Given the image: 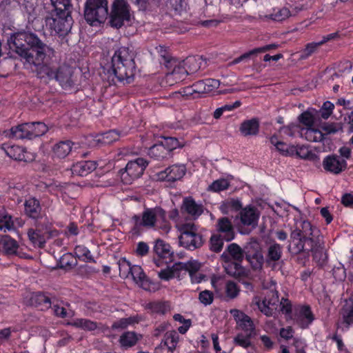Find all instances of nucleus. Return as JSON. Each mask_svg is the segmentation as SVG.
<instances>
[{
	"label": "nucleus",
	"mask_w": 353,
	"mask_h": 353,
	"mask_svg": "<svg viewBox=\"0 0 353 353\" xmlns=\"http://www.w3.org/2000/svg\"><path fill=\"white\" fill-rule=\"evenodd\" d=\"M14 45L17 53L34 65L50 63V61L54 56V50L43 43L33 33L20 34L15 39Z\"/></svg>",
	"instance_id": "1"
},
{
	"label": "nucleus",
	"mask_w": 353,
	"mask_h": 353,
	"mask_svg": "<svg viewBox=\"0 0 353 353\" xmlns=\"http://www.w3.org/2000/svg\"><path fill=\"white\" fill-rule=\"evenodd\" d=\"M51 4L45 17V26L51 34H66L72 28L70 1L50 0Z\"/></svg>",
	"instance_id": "2"
},
{
	"label": "nucleus",
	"mask_w": 353,
	"mask_h": 353,
	"mask_svg": "<svg viewBox=\"0 0 353 353\" xmlns=\"http://www.w3.org/2000/svg\"><path fill=\"white\" fill-rule=\"evenodd\" d=\"M112 70L119 81L130 83L136 70L133 52L125 47L116 50L112 58Z\"/></svg>",
	"instance_id": "3"
},
{
	"label": "nucleus",
	"mask_w": 353,
	"mask_h": 353,
	"mask_svg": "<svg viewBox=\"0 0 353 353\" xmlns=\"http://www.w3.org/2000/svg\"><path fill=\"white\" fill-rule=\"evenodd\" d=\"M321 236L320 230L313 226L310 222L306 220H297L295 223V229L290 234V243L289 249L293 253L297 254L305 249V246L310 244L308 241L316 240Z\"/></svg>",
	"instance_id": "4"
},
{
	"label": "nucleus",
	"mask_w": 353,
	"mask_h": 353,
	"mask_svg": "<svg viewBox=\"0 0 353 353\" xmlns=\"http://www.w3.org/2000/svg\"><path fill=\"white\" fill-rule=\"evenodd\" d=\"M135 226L143 227L146 229L161 230L168 233L171 225L167 220L166 212L161 207L146 208L141 214V216H133Z\"/></svg>",
	"instance_id": "5"
},
{
	"label": "nucleus",
	"mask_w": 353,
	"mask_h": 353,
	"mask_svg": "<svg viewBox=\"0 0 353 353\" xmlns=\"http://www.w3.org/2000/svg\"><path fill=\"white\" fill-rule=\"evenodd\" d=\"M108 15V0H87L85 4L84 17L91 26L103 23Z\"/></svg>",
	"instance_id": "6"
},
{
	"label": "nucleus",
	"mask_w": 353,
	"mask_h": 353,
	"mask_svg": "<svg viewBox=\"0 0 353 353\" xmlns=\"http://www.w3.org/2000/svg\"><path fill=\"white\" fill-rule=\"evenodd\" d=\"M179 243L181 246L194 250L203 244L201 235L198 232L197 227L194 223H185L180 228Z\"/></svg>",
	"instance_id": "7"
},
{
	"label": "nucleus",
	"mask_w": 353,
	"mask_h": 353,
	"mask_svg": "<svg viewBox=\"0 0 353 353\" xmlns=\"http://www.w3.org/2000/svg\"><path fill=\"white\" fill-rule=\"evenodd\" d=\"M148 165V162L143 158H137L129 161L124 170L120 171L121 179L125 184H130L139 178Z\"/></svg>",
	"instance_id": "8"
},
{
	"label": "nucleus",
	"mask_w": 353,
	"mask_h": 353,
	"mask_svg": "<svg viewBox=\"0 0 353 353\" xmlns=\"http://www.w3.org/2000/svg\"><path fill=\"white\" fill-rule=\"evenodd\" d=\"M252 303L255 304L259 310L265 316H271L274 314L279 305V299L278 292L273 288L263 299L258 296H254Z\"/></svg>",
	"instance_id": "9"
},
{
	"label": "nucleus",
	"mask_w": 353,
	"mask_h": 353,
	"mask_svg": "<svg viewBox=\"0 0 353 353\" xmlns=\"http://www.w3.org/2000/svg\"><path fill=\"white\" fill-rule=\"evenodd\" d=\"M130 19V7L125 0H114L110 14L111 26L117 28H121Z\"/></svg>",
	"instance_id": "10"
},
{
	"label": "nucleus",
	"mask_w": 353,
	"mask_h": 353,
	"mask_svg": "<svg viewBox=\"0 0 353 353\" xmlns=\"http://www.w3.org/2000/svg\"><path fill=\"white\" fill-rule=\"evenodd\" d=\"M245 258L254 270L261 269L264 262L259 243L256 241H250L244 247Z\"/></svg>",
	"instance_id": "11"
},
{
	"label": "nucleus",
	"mask_w": 353,
	"mask_h": 353,
	"mask_svg": "<svg viewBox=\"0 0 353 353\" xmlns=\"http://www.w3.org/2000/svg\"><path fill=\"white\" fill-rule=\"evenodd\" d=\"M219 81L214 79H208L205 80L199 81L195 83L191 88H188L185 92V94H192L193 93H214L219 88Z\"/></svg>",
	"instance_id": "12"
},
{
	"label": "nucleus",
	"mask_w": 353,
	"mask_h": 353,
	"mask_svg": "<svg viewBox=\"0 0 353 353\" xmlns=\"http://www.w3.org/2000/svg\"><path fill=\"white\" fill-rule=\"evenodd\" d=\"M186 168L183 164H174L157 174V179L161 181H176L181 179L185 174Z\"/></svg>",
	"instance_id": "13"
},
{
	"label": "nucleus",
	"mask_w": 353,
	"mask_h": 353,
	"mask_svg": "<svg viewBox=\"0 0 353 353\" xmlns=\"http://www.w3.org/2000/svg\"><path fill=\"white\" fill-rule=\"evenodd\" d=\"M314 241H308L310 244L305 246V249L303 251L312 252L313 254V258L316 262L322 265L327 260V254L324 248L323 241V237L320 236Z\"/></svg>",
	"instance_id": "14"
},
{
	"label": "nucleus",
	"mask_w": 353,
	"mask_h": 353,
	"mask_svg": "<svg viewBox=\"0 0 353 353\" xmlns=\"http://www.w3.org/2000/svg\"><path fill=\"white\" fill-rule=\"evenodd\" d=\"M323 167L327 172L334 174H339L347 168L346 160L342 157L333 154L324 158Z\"/></svg>",
	"instance_id": "15"
},
{
	"label": "nucleus",
	"mask_w": 353,
	"mask_h": 353,
	"mask_svg": "<svg viewBox=\"0 0 353 353\" xmlns=\"http://www.w3.org/2000/svg\"><path fill=\"white\" fill-rule=\"evenodd\" d=\"M181 210L183 213L195 220L203 213L204 207L201 203H197L191 196H188L183 199Z\"/></svg>",
	"instance_id": "16"
},
{
	"label": "nucleus",
	"mask_w": 353,
	"mask_h": 353,
	"mask_svg": "<svg viewBox=\"0 0 353 353\" xmlns=\"http://www.w3.org/2000/svg\"><path fill=\"white\" fill-rule=\"evenodd\" d=\"M168 69H172V72L167 74V80L174 81L176 83L183 81L188 75L183 61H179L176 59L171 60L168 64Z\"/></svg>",
	"instance_id": "17"
},
{
	"label": "nucleus",
	"mask_w": 353,
	"mask_h": 353,
	"mask_svg": "<svg viewBox=\"0 0 353 353\" xmlns=\"http://www.w3.org/2000/svg\"><path fill=\"white\" fill-rule=\"evenodd\" d=\"M3 149L8 157L14 160L27 162L34 159L33 154L21 146L4 144Z\"/></svg>",
	"instance_id": "18"
},
{
	"label": "nucleus",
	"mask_w": 353,
	"mask_h": 353,
	"mask_svg": "<svg viewBox=\"0 0 353 353\" xmlns=\"http://www.w3.org/2000/svg\"><path fill=\"white\" fill-rule=\"evenodd\" d=\"M217 234L221 235L225 241L234 239L235 233L232 221L227 217L219 219L216 225Z\"/></svg>",
	"instance_id": "19"
},
{
	"label": "nucleus",
	"mask_w": 353,
	"mask_h": 353,
	"mask_svg": "<svg viewBox=\"0 0 353 353\" xmlns=\"http://www.w3.org/2000/svg\"><path fill=\"white\" fill-rule=\"evenodd\" d=\"M153 250L157 256L162 259L165 263L173 261V251L170 245L161 239H157L154 241Z\"/></svg>",
	"instance_id": "20"
},
{
	"label": "nucleus",
	"mask_w": 353,
	"mask_h": 353,
	"mask_svg": "<svg viewBox=\"0 0 353 353\" xmlns=\"http://www.w3.org/2000/svg\"><path fill=\"white\" fill-rule=\"evenodd\" d=\"M72 73V68L69 65H61L55 70L54 79L59 81L63 88L71 87L73 84Z\"/></svg>",
	"instance_id": "21"
},
{
	"label": "nucleus",
	"mask_w": 353,
	"mask_h": 353,
	"mask_svg": "<svg viewBox=\"0 0 353 353\" xmlns=\"http://www.w3.org/2000/svg\"><path fill=\"white\" fill-rule=\"evenodd\" d=\"M130 278L140 288L145 290H150L151 282L145 276L143 269L139 265H132Z\"/></svg>",
	"instance_id": "22"
},
{
	"label": "nucleus",
	"mask_w": 353,
	"mask_h": 353,
	"mask_svg": "<svg viewBox=\"0 0 353 353\" xmlns=\"http://www.w3.org/2000/svg\"><path fill=\"white\" fill-rule=\"evenodd\" d=\"M74 143L70 140L60 141L54 143L52 147L53 157L64 159L72 152Z\"/></svg>",
	"instance_id": "23"
},
{
	"label": "nucleus",
	"mask_w": 353,
	"mask_h": 353,
	"mask_svg": "<svg viewBox=\"0 0 353 353\" xmlns=\"http://www.w3.org/2000/svg\"><path fill=\"white\" fill-rule=\"evenodd\" d=\"M28 236L34 247L43 248L48 238V232L47 230L31 228L28 231Z\"/></svg>",
	"instance_id": "24"
},
{
	"label": "nucleus",
	"mask_w": 353,
	"mask_h": 353,
	"mask_svg": "<svg viewBox=\"0 0 353 353\" xmlns=\"http://www.w3.org/2000/svg\"><path fill=\"white\" fill-rule=\"evenodd\" d=\"M244 254V250H242L239 245L236 243H231L228 246L226 250L222 254L221 259L225 262H228L230 261V258L236 261L241 262L243 259Z\"/></svg>",
	"instance_id": "25"
},
{
	"label": "nucleus",
	"mask_w": 353,
	"mask_h": 353,
	"mask_svg": "<svg viewBox=\"0 0 353 353\" xmlns=\"http://www.w3.org/2000/svg\"><path fill=\"white\" fill-rule=\"evenodd\" d=\"M97 168V163L92 161H81L77 162L71 168L72 174L78 176H86Z\"/></svg>",
	"instance_id": "26"
},
{
	"label": "nucleus",
	"mask_w": 353,
	"mask_h": 353,
	"mask_svg": "<svg viewBox=\"0 0 353 353\" xmlns=\"http://www.w3.org/2000/svg\"><path fill=\"white\" fill-rule=\"evenodd\" d=\"M142 335L134 331L124 332L119 339L121 347L128 349L136 345L141 340Z\"/></svg>",
	"instance_id": "27"
},
{
	"label": "nucleus",
	"mask_w": 353,
	"mask_h": 353,
	"mask_svg": "<svg viewBox=\"0 0 353 353\" xmlns=\"http://www.w3.org/2000/svg\"><path fill=\"white\" fill-rule=\"evenodd\" d=\"M143 318L141 316L136 314L128 317L121 318L115 321L112 325V328L113 330H125L130 327H134L139 324Z\"/></svg>",
	"instance_id": "28"
},
{
	"label": "nucleus",
	"mask_w": 353,
	"mask_h": 353,
	"mask_svg": "<svg viewBox=\"0 0 353 353\" xmlns=\"http://www.w3.org/2000/svg\"><path fill=\"white\" fill-rule=\"evenodd\" d=\"M291 16L290 10L288 8H276L272 12L267 15L260 14V18L263 20H272L273 21L281 22L286 20Z\"/></svg>",
	"instance_id": "29"
},
{
	"label": "nucleus",
	"mask_w": 353,
	"mask_h": 353,
	"mask_svg": "<svg viewBox=\"0 0 353 353\" xmlns=\"http://www.w3.org/2000/svg\"><path fill=\"white\" fill-rule=\"evenodd\" d=\"M239 130L244 137L256 135L259 130V122L256 119L244 121L241 124Z\"/></svg>",
	"instance_id": "30"
},
{
	"label": "nucleus",
	"mask_w": 353,
	"mask_h": 353,
	"mask_svg": "<svg viewBox=\"0 0 353 353\" xmlns=\"http://www.w3.org/2000/svg\"><path fill=\"white\" fill-rule=\"evenodd\" d=\"M240 219L243 225L254 227L257 224L259 214L254 208H245L241 211Z\"/></svg>",
	"instance_id": "31"
},
{
	"label": "nucleus",
	"mask_w": 353,
	"mask_h": 353,
	"mask_svg": "<svg viewBox=\"0 0 353 353\" xmlns=\"http://www.w3.org/2000/svg\"><path fill=\"white\" fill-rule=\"evenodd\" d=\"M296 320L301 327H307L314 320L310 307L307 305L301 306L298 311Z\"/></svg>",
	"instance_id": "32"
},
{
	"label": "nucleus",
	"mask_w": 353,
	"mask_h": 353,
	"mask_svg": "<svg viewBox=\"0 0 353 353\" xmlns=\"http://www.w3.org/2000/svg\"><path fill=\"white\" fill-rule=\"evenodd\" d=\"M301 139L310 142H320L324 139V134L319 129L312 127H303Z\"/></svg>",
	"instance_id": "33"
},
{
	"label": "nucleus",
	"mask_w": 353,
	"mask_h": 353,
	"mask_svg": "<svg viewBox=\"0 0 353 353\" xmlns=\"http://www.w3.org/2000/svg\"><path fill=\"white\" fill-rule=\"evenodd\" d=\"M282 256V247L278 243H273L268 248L266 254V263L270 266H274L275 263L279 261Z\"/></svg>",
	"instance_id": "34"
},
{
	"label": "nucleus",
	"mask_w": 353,
	"mask_h": 353,
	"mask_svg": "<svg viewBox=\"0 0 353 353\" xmlns=\"http://www.w3.org/2000/svg\"><path fill=\"white\" fill-rule=\"evenodd\" d=\"M270 143L282 155L286 157H294V145L287 144L285 142L279 141L276 135H273L270 137Z\"/></svg>",
	"instance_id": "35"
},
{
	"label": "nucleus",
	"mask_w": 353,
	"mask_h": 353,
	"mask_svg": "<svg viewBox=\"0 0 353 353\" xmlns=\"http://www.w3.org/2000/svg\"><path fill=\"white\" fill-rule=\"evenodd\" d=\"M10 137L16 139H31L29 123H22L10 129Z\"/></svg>",
	"instance_id": "36"
},
{
	"label": "nucleus",
	"mask_w": 353,
	"mask_h": 353,
	"mask_svg": "<svg viewBox=\"0 0 353 353\" xmlns=\"http://www.w3.org/2000/svg\"><path fill=\"white\" fill-rule=\"evenodd\" d=\"M25 212L26 213L32 218H37L41 210L40 204L38 200L35 198L28 199L25 203Z\"/></svg>",
	"instance_id": "37"
},
{
	"label": "nucleus",
	"mask_w": 353,
	"mask_h": 353,
	"mask_svg": "<svg viewBox=\"0 0 353 353\" xmlns=\"http://www.w3.org/2000/svg\"><path fill=\"white\" fill-rule=\"evenodd\" d=\"M303 127L297 123H290L288 125L281 127L279 132L285 136L295 138L301 137Z\"/></svg>",
	"instance_id": "38"
},
{
	"label": "nucleus",
	"mask_w": 353,
	"mask_h": 353,
	"mask_svg": "<svg viewBox=\"0 0 353 353\" xmlns=\"http://www.w3.org/2000/svg\"><path fill=\"white\" fill-rule=\"evenodd\" d=\"M184 65L188 74H192L199 71L202 60L199 57H190L183 60Z\"/></svg>",
	"instance_id": "39"
},
{
	"label": "nucleus",
	"mask_w": 353,
	"mask_h": 353,
	"mask_svg": "<svg viewBox=\"0 0 353 353\" xmlns=\"http://www.w3.org/2000/svg\"><path fill=\"white\" fill-rule=\"evenodd\" d=\"M70 325L86 331H92L97 328L96 322L86 319H76L70 323Z\"/></svg>",
	"instance_id": "40"
},
{
	"label": "nucleus",
	"mask_w": 353,
	"mask_h": 353,
	"mask_svg": "<svg viewBox=\"0 0 353 353\" xmlns=\"http://www.w3.org/2000/svg\"><path fill=\"white\" fill-rule=\"evenodd\" d=\"M179 268L178 263H175L172 268H167L158 272L159 277L164 281H169L179 276Z\"/></svg>",
	"instance_id": "41"
},
{
	"label": "nucleus",
	"mask_w": 353,
	"mask_h": 353,
	"mask_svg": "<svg viewBox=\"0 0 353 353\" xmlns=\"http://www.w3.org/2000/svg\"><path fill=\"white\" fill-rule=\"evenodd\" d=\"M37 65V75L40 79L49 80L54 79L55 70L50 66L49 63H41Z\"/></svg>",
	"instance_id": "42"
},
{
	"label": "nucleus",
	"mask_w": 353,
	"mask_h": 353,
	"mask_svg": "<svg viewBox=\"0 0 353 353\" xmlns=\"http://www.w3.org/2000/svg\"><path fill=\"white\" fill-rule=\"evenodd\" d=\"M168 150L163 144H156L149 148L148 155L155 159H161L167 156Z\"/></svg>",
	"instance_id": "43"
},
{
	"label": "nucleus",
	"mask_w": 353,
	"mask_h": 353,
	"mask_svg": "<svg viewBox=\"0 0 353 353\" xmlns=\"http://www.w3.org/2000/svg\"><path fill=\"white\" fill-rule=\"evenodd\" d=\"M2 244L3 250L8 255L17 254L19 245L14 239L9 236H5L3 239Z\"/></svg>",
	"instance_id": "44"
},
{
	"label": "nucleus",
	"mask_w": 353,
	"mask_h": 353,
	"mask_svg": "<svg viewBox=\"0 0 353 353\" xmlns=\"http://www.w3.org/2000/svg\"><path fill=\"white\" fill-rule=\"evenodd\" d=\"M294 157L302 159H312L314 156V153L305 145H294Z\"/></svg>",
	"instance_id": "45"
},
{
	"label": "nucleus",
	"mask_w": 353,
	"mask_h": 353,
	"mask_svg": "<svg viewBox=\"0 0 353 353\" xmlns=\"http://www.w3.org/2000/svg\"><path fill=\"white\" fill-rule=\"evenodd\" d=\"M240 292L238 285L231 281H228L224 284V292L228 299H234L237 297Z\"/></svg>",
	"instance_id": "46"
},
{
	"label": "nucleus",
	"mask_w": 353,
	"mask_h": 353,
	"mask_svg": "<svg viewBox=\"0 0 353 353\" xmlns=\"http://www.w3.org/2000/svg\"><path fill=\"white\" fill-rule=\"evenodd\" d=\"M316 112V111L314 109L303 112L299 116V122L304 125L303 127L314 126Z\"/></svg>",
	"instance_id": "47"
},
{
	"label": "nucleus",
	"mask_w": 353,
	"mask_h": 353,
	"mask_svg": "<svg viewBox=\"0 0 353 353\" xmlns=\"http://www.w3.org/2000/svg\"><path fill=\"white\" fill-rule=\"evenodd\" d=\"M225 269L226 272L232 276L239 277L244 273L243 267L240 265L239 262H225Z\"/></svg>",
	"instance_id": "48"
},
{
	"label": "nucleus",
	"mask_w": 353,
	"mask_h": 353,
	"mask_svg": "<svg viewBox=\"0 0 353 353\" xmlns=\"http://www.w3.org/2000/svg\"><path fill=\"white\" fill-rule=\"evenodd\" d=\"M31 139L43 135L48 131V127L42 122L29 123Z\"/></svg>",
	"instance_id": "49"
},
{
	"label": "nucleus",
	"mask_w": 353,
	"mask_h": 353,
	"mask_svg": "<svg viewBox=\"0 0 353 353\" xmlns=\"http://www.w3.org/2000/svg\"><path fill=\"white\" fill-rule=\"evenodd\" d=\"M74 254L80 260L85 262H93L94 259L90 251L84 245H77L74 248Z\"/></svg>",
	"instance_id": "50"
},
{
	"label": "nucleus",
	"mask_w": 353,
	"mask_h": 353,
	"mask_svg": "<svg viewBox=\"0 0 353 353\" xmlns=\"http://www.w3.org/2000/svg\"><path fill=\"white\" fill-rule=\"evenodd\" d=\"M180 271L184 270L188 272L189 275L199 271L201 264L197 261H189L187 263H177Z\"/></svg>",
	"instance_id": "51"
},
{
	"label": "nucleus",
	"mask_w": 353,
	"mask_h": 353,
	"mask_svg": "<svg viewBox=\"0 0 353 353\" xmlns=\"http://www.w3.org/2000/svg\"><path fill=\"white\" fill-rule=\"evenodd\" d=\"M148 308L153 313L164 314L170 310V305L165 302H152L148 304Z\"/></svg>",
	"instance_id": "52"
},
{
	"label": "nucleus",
	"mask_w": 353,
	"mask_h": 353,
	"mask_svg": "<svg viewBox=\"0 0 353 353\" xmlns=\"http://www.w3.org/2000/svg\"><path fill=\"white\" fill-rule=\"evenodd\" d=\"M179 341V334L175 330L168 331L165 333L163 341L165 345L174 350Z\"/></svg>",
	"instance_id": "53"
},
{
	"label": "nucleus",
	"mask_w": 353,
	"mask_h": 353,
	"mask_svg": "<svg viewBox=\"0 0 353 353\" xmlns=\"http://www.w3.org/2000/svg\"><path fill=\"white\" fill-rule=\"evenodd\" d=\"M120 276L124 279L130 278L132 265L125 259H121L118 263Z\"/></svg>",
	"instance_id": "54"
},
{
	"label": "nucleus",
	"mask_w": 353,
	"mask_h": 353,
	"mask_svg": "<svg viewBox=\"0 0 353 353\" xmlns=\"http://www.w3.org/2000/svg\"><path fill=\"white\" fill-rule=\"evenodd\" d=\"M74 185L72 184H68V183H63L61 184L60 183H52L49 185L48 188L49 190L54 193V194H58L59 192L64 193L68 194L70 193V190L73 188Z\"/></svg>",
	"instance_id": "55"
},
{
	"label": "nucleus",
	"mask_w": 353,
	"mask_h": 353,
	"mask_svg": "<svg viewBox=\"0 0 353 353\" xmlns=\"http://www.w3.org/2000/svg\"><path fill=\"white\" fill-rule=\"evenodd\" d=\"M224 241H225V239L221 235L212 234L210 241V250L216 252H220L223 248Z\"/></svg>",
	"instance_id": "56"
},
{
	"label": "nucleus",
	"mask_w": 353,
	"mask_h": 353,
	"mask_svg": "<svg viewBox=\"0 0 353 353\" xmlns=\"http://www.w3.org/2000/svg\"><path fill=\"white\" fill-rule=\"evenodd\" d=\"M230 183L225 179H219L213 181L208 190L212 192H220L228 188Z\"/></svg>",
	"instance_id": "57"
},
{
	"label": "nucleus",
	"mask_w": 353,
	"mask_h": 353,
	"mask_svg": "<svg viewBox=\"0 0 353 353\" xmlns=\"http://www.w3.org/2000/svg\"><path fill=\"white\" fill-rule=\"evenodd\" d=\"M344 322L348 325L353 324V297L349 299L345 307L343 310Z\"/></svg>",
	"instance_id": "58"
},
{
	"label": "nucleus",
	"mask_w": 353,
	"mask_h": 353,
	"mask_svg": "<svg viewBox=\"0 0 353 353\" xmlns=\"http://www.w3.org/2000/svg\"><path fill=\"white\" fill-rule=\"evenodd\" d=\"M252 334H250L247 332H245V334L241 333L238 334L234 339V343L243 348H248L252 344L250 341V338L252 336Z\"/></svg>",
	"instance_id": "59"
},
{
	"label": "nucleus",
	"mask_w": 353,
	"mask_h": 353,
	"mask_svg": "<svg viewBox=\"0 0 353 353\" xmlns=\"http://www.w3.org/2000/svg\"><path fill=\"white\" fill-rule=\"evenodd\" d=\"M156 50L161 58V63L164 64L166 68H168V64L171 62V60H173L174 59L172 58L166 48L162 46H159L156 48Z\"/></svg>",
	"instance_id": "60"
},
{
	"label": "nucleus",
	"mask_w": 353,
	"mask_h": 353,
	"mask_svg": "<svg viewBox=\"0 0 353 353\" xmlns=\"http://www.w3.org/2000/svg\"><path fill=\"white\" fill-rule=\"evenodd\" d=\"M14 228V223L12 221L11 216L7 214L0 213V230L6 232L10 231Z\"/></svg>",
	"instance_id": "61"
},
{
	"label": "nucleus",
	"mask_w": 353,
	"mask_h": 353,
	"mask_svg": "<svg viewBox=\"0 0 353 353\" xmlns=\"http://www.w3.org/2000/svg\"><path fill=\"white\" fill-rule=\"evenodd\" d=\"M239 326L247 333L253 334L254 332V325L250 316L244 317L242 321L237 323Z\"/></svg>",
	"instance_id": "62"
},
{
	"label": "nucleus",
	"mask_w": 353,
	"mask_h": 353,
	"mask_svg": "<svg viewBox=\"0 0 353 353\" xmlns=\"http://www.w3.org/2000/svg\"><path fill=\"white\" fill-rule=\"evenodd\" d=\"M334 105L330 101H325L321 108L319 110L320 116L324 119H327L332 114Z\"/></svg>",
	"instance_id": "63"
},
{
	"label": "nucleus",
	"mask_w": 353,
	"mask_h": 353,
	"mask_svg": "<svg viewBox=\"0 0 353 353\" xmlns=\"http://www.w3.org/2000/svg\"><path fill=\"white\" fill-rule=\"evenodd\" d=\"M199 299L205 305H210L214 299L213 294L210 290H203L199 293Z\"/></svg>",
	"instance_id": "64"
}]
</instances>
